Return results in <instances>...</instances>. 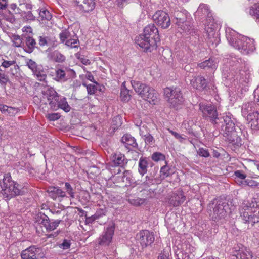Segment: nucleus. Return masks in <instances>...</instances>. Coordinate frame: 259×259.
Wrapping results in <instances>:
<instances>
[{
	"instance_id": "obj_53",
	"label": "nucleus",
	"mask_w": 259,
	"mask_h": 259,
	"mask_svg": "<svg viewBox=\"0 0 259 259\" xmlns=\"http://www.w3.org/2000/svg\"><path fill=\"white\" fill-rule=\"evenodd\" d=\"M26 45L30 49H33L36 45V42L34 39L31 37H28L26 38Z\"/></svg>"
},
{
	"instance_id": "obj_54",
	"label": "nucleus",
	"mask_w": 259,
	"mask_h": 259,
	"mask_svg": "<svg viewBox=\"0 0 259 259\" xmlns=\"http://www.w3.org/2000/svg\"><path fill=\"white\" fill-rule=\"evenodd\" d=\"M164 158V156L160 153L155 152L152 155V159L154 161H158L159 160H163Z\"/></svg>"
},
{
	"instance_id": "obj_22",
	"label": "nucleus",
	"mask_w": 259,
	"mask_h": 259,
	"mask_svg": "<svg viewBox=\"0 0 259 259\" xmlns=\"http://www.w3.org/2000/svg\"><path fill=\"white\" fill-rule=\"evenodd\" d=\"M185 199L184 193L182 191H178L177 193L173 194L169 201L171 205L174 206H177L182 204L185 201Z\"/></svg>"
},
{
	"instance_id": "obj_39",
	"label": "nucleus",
	"mask_w": 259,
	"mask_h": 259,
	"mask_svg": "<svg viewBox=\"0 0 259 259\" xmlns=\"http://www.w3.org/2000/svg\"><path fill=\"white\" fill-rule=\"evenodd\" d=\"M160 173V177L162 179H165L170 176L172 174V172L170 168L168 166L165 165L161 168Z\"/></svg>"
},
{
	"instance_id": "obj_35",
	"label": "nucleus",
	"mask_w": 259,
	"mask_h": 259,
	"mask_svg": "<svg viewBox=\"0 0 259 259\" xmlns=\"http://www.w3.org/2000/svg\"><path fill=\"white\" fill-rule=\"evenodd\" d=\"M254 103L253 102H247L244 103L242 108V113L244 116H247L248 114H251L250 112L252 110L253 105Z\"/></svg>"
},
{
	"instance_id": "obj_50",
	"label": "nucleus",
	"mask_w": 259,
	"mask_h": 259,
	"mask_svg": "<svg viewBox=\"0 0 259 259\" xmlns=\"http://www.w3.org/2000/svg\"><path fill=\"white\" fill-rule=\"evenodd\" d=\"M65 189L71 198H74V193L73 188L69 183L66 182L65 183Z\"/></svg>"
},
{
	"instance_id": "obj_63",
	"label": "nucleus",
	"mask_w": 259,
	"mask_h": 259,
	"mask_svg": "<svg viewBox=\"0 0 259 259\" xmlns=\"http://www.w3.org/2000/svg\"><path fill=\"white\" fill-rule=\"evenodd\" d=\"M99 216L97 214H94L91 217H87L86 216L85 222L86 224L92 223L94 221L98 219Z\"/></svg>"
},
{
	"instance_id": "obj_49",
	"label": "nucleus",
	"mask_w": 259,
	"mask_h": 259,
	"mask_svg": "<svg viewBox=\"0 0 259 259\" xmlns=\"http://www.w3.org/2000/svg\"><path fill=\"white\" fill-rule=\"evenodd\" d=\"M170 249H165L163 251L160 253L158 257V259H169L170 256Z\"/></svg>"
},
{
	"instance_id": "obj_29",
	"label": "nucleus",
	"mask_w": 259,
	"mask_h": 259,
	"mask_svg": "<svg viewBox=\"0 0 259 259\" xmlns=\"http://www.w3.org/2000/svg\"><path fill=\"white\" fill-rule=\"evenodd\" d=\"M198 14L202 13L203 15L206 16L207 17V21H211L213 18H212V14L208 7L205 4L200 5L196 12Z\"/></svg>"
},
{
	"instance_id": "obj_18",
	"label": "nucleus",
	"mask_w": 259,
	"mask_h": 259,
	"mask_svg": "<svg viewBox=\"0 0 259 259\" xmlns=\"http://www.w3.org/2000/svg\"><path fill=\"white\" fill-rule=\"evenodd\" d=\"M143 34L150 38V39H154L156 42L159 39L158 29L154 24H149L146 26Z\"/></svg>"
},
{
	"instance_id": "obj_55",
	"label": "nucleus",
	"mask_w": 259,
	"mask_h": 259,
	"mask_svg": "<svg viewBox=\"0 0 259 259\" xmlns=\"http://www.w3.org/2000/svg\"><path fill=\"white\" fill-rule=\"evenodd\" d=\"M243 184H244L245 186L256 187L258 186V183L257 182L251 179L245 180Z\"/></svg>"
},
{
	"instance_id": "obj_41",
	"label": "nucleus",
	"mask_w": 259,
	"mask_h": 259,
	"mask_svg": "<svg viewBox=\"0 0 259 259\" xmlns=\"http://www.w3.org/2000/svg\"><path fill=\"white\" fill-rule=\"evenodd\" d=\"M26 63L28 67L31 70L33 73L36 72L39 68L36 63L31 59H27Z\"/></svg>"
},
{
	"instance_id": "obj_27",
	"label": "nucleus",
	"mask_w": 259,
	"mask_h": 259,
	"mask_svg": "<svg viewBox=\"0 0 259 259\" xmlns=\"http://www.w3.org/2000/svg\"><path fill=\"white\" fill-rule=\"evenodd\" d=\"M121 141L128 149L131 147H136L138 145L135 138L129 134L124 135L122 137Z\"/></svg>"
},
{
	"instance_id": "obj_31",
	"label": "nucleus",
	"mask_w": 259,
	"mask_h": 259,
	"mask_svg": "<svg viewBox=\"0 0 259 259\" xmlns=\"http://www.w3.org/2000/svg\"><path fill=\"white\" fill-rule=\"evenodd\" d=\"M0 110L3 113L11 116H15L19 111V109L17 108L9 107L5 105H0Z\"/></svg>"
},
{
	"instance_id": "obj_17",
	"label": "nucleus",
	"mask_w": 259,
	"mask_h": 259,
	"mask_svg": "<svg viewBox=\"0 0 259 259\" xmlns=\"http://www.w3.org/2000/svg\"><path fill=\"white\" fill-rule=\"evenodd\" d=\"M2 61L1 66L2 67L5 69L10 68L9 72L11 76H14L18 73L19 67L16 64V61L15 59L8 60L2 58Z\"/></svg>"
},
{
	"instance_id": "obj_51",
	"label": "nucleus",
	"mask_w": 259,
	"mask_h": 259,
	"mask_svg": "<svg viewBox=\"0 0 259 259\" xmlns=\"http://www.w3.org/2000/svg\"><path fill=\"white\" fill-rule=\"evenodd\" d=\"M145 202L144 199L137 198L136 199H132L130 200V202L135 206H140L144 204Z\"/></svg>"
},
{
	"instance_id": "obj_40",
	"label": "nucleus",
	"mask_w": 259,
	"mask_h": 259,
	"mask_svg": "<svg viewBox=\"0 0 259 259\" xmlns=\"http://www.w3.org/2000/svg\"><path fill=\"white\" fill-rule=\"evenodd\" d=\"M52 58L57 62H62L65 60V57L59 52H54L52 54Z\"/></svg>"
},
{
	"instance_id": "obj_56",
	"label": "nucleus",
	"mask_w": 259,
	"mask_h": 259,
	"mask_svg": "<svg viewBox=\"0 0 259 259\" xmlns=\"http://www.w3.org/2000/svg\"><path fill=\"white\" fill-rule=\"evenodd\" d=\"M14 45L16 47L21 46L22 40L20 37L18 35H14L12 37Z\"/></svg>"
},
{
	"instance_id": "obj_23",
	"label": "nucleus",
	"mask_w": 259,
	"mask_h": 259,
	"mask_svg": "<svg viewBox=\"0 0 259 259\" xmlns=\"http://www.w3.org/2000/svg\"><path fill=\"white\" fill-rule=\"evenodd\" d=\"M146 95L143 94V99L147 101L150 104H156L158 101V94L157 92L152 88H150L149 91Z\"/></svg>"
},
{
	"instance_id": "obj_30",
	"label": "nucleus",
	"mask_w": 259,
	"mask_h": 259,
	"mask_svg": "<svg viewBox=\"0 0 259 259\" xmlns=\"http://www.w3.org/2000/svg\"><path fill=\"white\" fill-rule=\"evenodd\" d=\"M24 7L29 8V6L26 4H20L19 6H17L15 4H11L9 6V10L11 13L14 14H20L22 15Z\"/></svg>"
},
{
	"instance_id": "obj_46",
	"label": "nucleus",
	"mask_w": 259,
	"mask_h": 259,
	"mask_svg": "<svg viewBox=\"0 0 259 259\" xmlns=\"http://www.w3.org/2000/svg\"><path fill=\"white\" fill-rule=\"evenodd\" d=\"M3 19L11 23H13L15 20L14 15L10 10H8V13L3 14Z\"/></svg>"
},
{
	"instance_id": "obj_59",
	"label": "nucleus",
	"mask_w": 259,
	"mask_h": 259,
	"mask_svg": "<svg viewBox=\"0 0 259 259\" xmlns=\"http://www.w3.org/2000/svg\"><path fill=\"white\" fill-rule=\"evenodd\" d=\"M59 246L63 249H67L70 247V241L65 239L63 241V243L59 245Z\"/></svg>"
},
{
	"instance_id": "obj_1",
	"label": "nucleus",
	"mask_w": 259,
	"mask_h": 259,
	"mask_svg": "<svg viewBox=\"0 0 259 259\" xmlns=\"http://www.w3.org/2000/svg\"><path fill=\"white\" fill-rule=\"evenodd\" d=\"M243 205L244 207L240 210V213L244 223L253 226L259 222V194L244 202Z\"/></svg>"
},
{
	"instance_id": "obj_7",
	"label": "nucleus",
	"mask_w": 259,
	"mask_h": 259,
	"mask_svg": "<svg viewBox=\"0 0 259 259\" xmlns=\"http://www.w3.org/2000/svg\"><path fill=\"white\" fill-rule=\"evenodd\" d=\"M155 24L162 29L168 28L171 24L168 14L165 11L159 10L156 11L152 16Z\"/></svg>"
},
{
	"instance_id": "obj_61",
	"label": "nucleus",
	"mask_w": 259,
	"mask_h": 259,
	"mask_svg": "<svg viewBox=\"0 0 259 259\" xmlns=\"http://www.w3.org/2000/svg\"><path fill=\"white\" fill-rule=\"evenodd\" d=\"M87 89L88 91V93L90 95L94 94L96 90V87L95 85L93 84H89L86 86Z\"/></svg>"
},
{
	"instance_id": "obj_34",
	"label": "nucleus",
	"mask_w": 259,
	"mask_h": 259,
	"mask_svg": "<svg viewBox=\"0 0 259 259\" xmlns=\"http://www.w3.org/2000/svg\"><path fill=\"white\" fill-rule=\"evenodd\" d=\"M207 25L205 26V31L208 34V37L210 38L214 37L215 34L214 27L215 24L214 23V19H212L211 21H207Z\"/></svg>"
},
{
	"instance_id": "obj_15",
	"label": "nucleus",
	"mask_w": 259,
	"mask_h": 259,
	"mask_svg": "<svg viewBox=\"0 0 259 259\" xmlns=\"http://www.w3.org/2000/svg\"><path fill=\"white\" fill-rule=\"evenodd\" d=\"M75 3L79 10L84 13L92 11L96 5L95 0H75Z\"/></svg>"
},
{
	"instance_id": "obj_37",
	"label": "nucleus",
	"mask_w": 259,
	"mask_h": 259,
	"mask_svg": "<svg viewBox=\"0 0 259 259\" xmlns=\"http://www.w3.org/2000/svg\"><path fill=\"white\" fill-rule=\"evenodd\" d=\"M39 45L40 46H51L54 45V41L49 37L45 35L40 36L38 38Z\"/></svg>"
},
{
	"instance_id": "obj_21",
	"label": "nucleus",
	"mask_w": 259,
	"mask_h": 259,
	"mask_svg": "<svg viewBox=\"0 0 259 259\" xmlns=\"http://www.w3.org/2000/svg\"><path fill=\"white\" fill-rule=\"evenodd\" d=\"M190 84L194 88L198 90H202L206 88L207 83L205 78L201 76L194 77L190 79Z\"/></svg>"
},
{
	"instance_id": "obj_9",
	"label": "nucleus",
	"mask_w": 259,
	"mask_h": 259,
	"mask_svg": "<svg viewBox=\"0 0 259 259\" xmlns=\"http://www.w3.org/2000/svg\"><path fill=\"white\" fill-rule=\"evenodd\" d=\"M114 230V224L113 223H110L104 229L102 234L98 238L99 244L102 246H108L112 242Z\"/></svg>"
},
{
	"instance_id": "obj_64",
	"label": "nucleus",
	"mask_w": 259,
	"mask_h": 259,
	"mask_svg": "<svg viewBox=\"0 0 259 259\" xmlns=\"http://www.w3.org/2000/svg\"><path fill=\"white\" fill-rule=\"evenodd\" d=\"M168 131L176 139L179 140L180 142H182L184 138L182 137L181 135L178 134L177 132H175L170 129H168Z\"/></svg>"
},
{
	"instance_id": "obj_3",
	"label": "nucleus",
	"mask_w": 259,
	"mask_h": 259,
	"mask_svg": "<svg viewBox=\"0 0 259 259\" xmlns=\"http://www.w3.org/2000/svg\"><path fill=\"white\" fill-rule=\"evenodd\" d=\"M1 193L4 198L8 199L18 195H22L25 192V188L22 185L11 180L10 174L4 176L3 179L0 180Z\"/></svg>"
},
{
	"instance_id": "obj_8",
	"label": "nucleus",
	"mask_w": 259,
	"mask_h": 259,
	"mask_svg": "<svg viewBox=\"0 0 259 259\" xmlns=\"http://www.w3.org/2000/svg\"><path fill=\"white\" fill-rule=\"evenodd\" d=\"M75 77L76 73L73 69L64 67L56 69L54 79L58 82H65L70 78Z\"/></svg>"
},
{
	"instance_id": "obj_25",
	"label": "nucleus",
	"mask_w": 259,
	"mask_h": 259,
	"mask_svg": "<svg viewBox=\"0 0 259 259\" xmlns=\"http://www.w3.org/2000/svg\"><path fill=\"white\" fill-rule=\"evenodd\" d=\"M112 161L115 166L123 167L127 161L123 154L119 153H115L113 155Z\"/></svg>"
},
{
	"instance_id": "obj_48",
	"label": "nucleus",
	"mask_w": 259,
	"mask_h": 259,
	"mask_svg": "<svg viewBox=\"0 0 259 259\" xmlns=\"http://www.w3.org/2000/svg\"><path fill=\"white\" fill-rule=\"evenodd\" d=\"M121 97L122 100L124 101H128L130 99L129 91L125 88L122 89L121 91Z\"/></svg>"
},
{
	"instance_id": "obj_12",
	"label": "nucleus",
	"mask_w": 259,
	"mask_h": 259,
	"mask_svg": "<svg viewBox=\"0 0 259 259\" xmlns=\"http://www.w3.org/2000/svg\"><path fill=\"white\" fill-rule=\"evenodd\" d=\"M37 222L41 227H44L46 229L47 232L55 230L60 223V220H55L51 222L49 217L44 214L37 217Z\"/></svg>"
},
{
	"instance_id": "obj_45",
	"label": "nucleus",
	"mask_w": 259,
	"mask_h": 259,
	"mask_svg": "<svg viewBox=\"0 0 259 259\" xmlns=\"http://www.w3.org/2000/svg\"><path fill=\"white\" fill-rule=\"evenodd\" d=\"M249 13L259 20V4L252 6L250 9Z\"/></svg>"
},
{
	"instance_id": "obj_20",
	"label": "nucleus",
	"mask_w": 259,
	"mask_h": 259,
	"mask_svg": "<svg viewBox=\"0 0 259 259\" xmlns=\"http://www.w3.org/2000/svg\"><path fill=\"white\" fill-rule=\"evenodd\" d=\"M49 196L54 200H57V198L60 201L61 199L66 196L64 191H63L59 187H50L47 190Z\"/></svg>"
},
{
	"instance_id": "obj_47",
	"label": "nucleus",
	"mask_w": 259,
	"mask_h": 259,
	"mask_svg": "<svg viewBox=\"0 0 259 259\" xmlns=\"http://www.w3.org/2000/svg\"><path fill=\"white\" fill-rule=\"evenodd\" d=\"M21 16H22L23 19L26 21H33L35 18V17L30 11L27 12H23Z\"/></svg>"
},
{
	"instance_id": "obj_62",
	"label": "nucleus",
	"mask_w": 259,
	"mask_h": 259,
	"mask_svg": "<svg viewBox=\"0 0 259 259\" xmlns=\"http://www.w3.org/2000/svg\"><path fill=\"white\" fill-rule=\"evenodd\" d=\"M234 175L236 177V179H240V180H244L246 177L245 174L242 172V171L240 170H237L235 172Z\"/></svg>"
},
{
	"instance_id": "obj_14",
	"label": "nucleus",
	"mask_w": 259,
	"mask_h": 259,
	"mask_svg": "<svg viewBox=\"0 0 259 259\" xmlns=\"http://www.w3.org/2000/svg\"><path fill=\"white\" fill-rule=\"evenodd\" d=\"M195 248L190 244L184 243L181 249L178 248L176 251L177 259H189L190 253H192Z\"/></svg>"
},
{
	"instance_id": "obj_43",
	"label": "nucleus",
	"mask_w": 259,
	"mask_h": 259,
	"mask_svg": "<svg viewBox=\"0 0 259 259\" xmlns=\"http://www.w3.org/2000/svg\"><path fill=\"white\" fill-rule=\"evenodd\" d=\"M59 37L61 41L63 42L71 38L70 33L68 30H64L60 33Z\"/></svg>"
},
{
	"instance_id": "obj_58",
	"label": "nucleus",
	"mask_w": 259,
	"mask_h": 259,
	"mask_svg": "<svg viewBox=\"0 0 259 259\" xmlns=\"http://www.w3.org/2000/svg\"><path fill=\"white\" fill-rule=\"evenodd\" d=\"M8 80V76L4 73L2 72V70L0 69V83L6 84Z\"/></svg>"
},
{
	"instance_id": "obj_13",
	"label": "nucleus",
	"mask_w": 259,
	"mask_h": 259,
	"mask_svg": "<svg viewBox=\"0 0 259 259\" xmlns=\"http://www.w3.org/2000/svg\"><path fill=\"white\" fill-rule=\"evenodd\" d=\"M199 107L204 117L209 118L212 120L217 118L218 113L215 107L213 105L202 103L200 104Z\"/></svg>"
},
{
	"instance_id": "obj_33",
	"label": "nucleus",
	"mask_w": 259,
	"mask_h": 259,
	"mask_svg": "<svg viewBox=\"0 0 259 259\" xmlns=\"http://www.w3.org/2000/svg\"><path fill=\"white\" fill-rule=\"evenodd\" d=\"M39 20L41 21L42 23L50 20L52 18L51 13L45 8H41L39 10Z\"/></svg>"
},
{
	"instance_id": "obj_16",
	"label": "nucleus",
	"mask_w": 259,
	"mask_h": 259,
	"mask_svg": "<svg viewBox=\"0 0 259 259\" xmlns=\"http://www.w3.org/2000/svg\"><path fill=\"white\" fill-rule=\"evenodd\" d=\"M40 250L35 246H31L23 250L21 256L22 259H39Z\"/></svg>"
},
{
	"instance_id": "obj_26",
	"label": "nucleus",
	"mask_w": 259,
	"mask_h": 259,
	"mask_svg": "<svg viewBox=\"0 0 259 259\" xmlns=\"http://www.w3.org/2000/svg\"><path fill=\"white\" fill-rule=\"evenodd\" d=\"M218 63V61L217 59L211 58L208 60H207L201 63L198 64L199 67L202 69H215L217 67V64Z\"/></svg>"
},
{
	"instance_id": "obj_4",
	"label": "nucleus",
	"mask_w": 259,
	"mask_h": 259,
	"mask_svg": "<svg viewBox=\"0 0 259 259\" xmlns=\"http://www.w3.org/2000/svg\"><path fill=\"white\" fill-rule=\"evenodd\" d=\"M165 98L171 107L177 109L183 102L182 93L179 88H166L164 90Z\"/></svg>"
},
{
	"instance_id": "obj_11",
	"label": "nucleus",
	"mask_w": 259,
	"mask_h": 259,
	"mask_svg": "<svg viewBox=\"0 0 259 259\" xmlns=\"http://www.w3.org/2000/svg\"><path fill=\"white\" fill-rule=\"evenodd\" d=\"M136 238L142 247L150 245L154 241L153 234L148 230H142L139 232Z\"/></svg>"
},
{
	"instance_id": "obj_32",
	"label": "nucleus",
	"mask_w": 259,
	"mask_h": 259,
	"mask_svg": "<svg viewBox=\"0 0 259 259\" xmlns=\"http://www.w3.org/2000/svg\"><path fill=\"white\" fill-rule=\"evenodd\" d=\"M223 118L225 124V130L227 134H229L235 129V124L230 116L226 115L224 116Z\"/></svg>"
},
{
	"instance_id": "obj_57",
	"label": "nucleus",
	"mask_w": 259,
	"mask_h": 259,
	"mask_svg": "<svg viewBox=\"0 0 259 259\" xmlns=\"http://www.w3.org/2000/svg\"><path fill=\"white\" fill-rule=\"evenodd\" d=\"M198 154L202 157H208L209 156V153L207 149L203 148H199L198 152Z\"/></svg>"
},
{
	"instance_id": "obj_44",
	"label": "nucleus",
	"mask_w": 259,
	"mask_h": 259,
	"mask_svg": "<svg viewBox=\"0 0 259 259\" xmlns=\"http://www.w3.org/2000/svg\"><path fill=\"white\" fill-rule=\"evenodd\" d=\"M79 42L76 38H71L66 41L65 45L71 48H77L78 46Z\"/></svg>"
},
{
	"instance_id": "obj_19",
	"label": "nucleus",
	"mask_w": 259,
	"mask_h": 259,
	"mask_svg": "<svg viewBox=\"0 0 259 259\" xmlns=\"http://www.w3.org/2000/svg\"><path fill=\"white\" fill-rule=\"evenodd\" d=\"M131 84L136 92L142 98L143 94L146 95V94L148 93L150 88V87L147 85L146 84L142 83L138 81L133 80L131 81Z\"/></svg>"
},
{
	"instance_id": "obj_36",
	"label": "nucleus",
	"mask_w": 259,
	"mask_h": 259,
	"mask_svg": "<svg viewBox=\"0 0 259 259\" xmlns=\"http://www.w3.org/2000/svg\"><path fill=\"white\" fill-rule=\"evenodd\" d=\"M147 161L144 158H140L139 161V172L143 176L147 171Z\"/></svg>"
},
{
	"instance_id": "obj_52",
	"label": "nucleus",
	"mask_w": 259,
	"mask_h": 259,
	"mask_svg": "<svg viewBox=\"0 0 259 259\" xmlns=\"http://www.w3.org/2000/svg\"><path fill=\"white\" fill-rule=\"evenodd\" d=\"M46 117L50 121H55L58 120L60 117V116L57 113H53L47 114Z\"/></svg>"
},
{
	"instance_id": "obj_5",
	"label": "nucleus",
	"mask_w": 259,
	"mask_h": 259,
	"mask_svg": "<svg viewBox=\"0 0 259 259\" xmlns=\"http://www.w3.org/2000/svg\"><path fill=\"white\" fill-rule=\"evenodd\" d=\"M41 94V101L45 103L48 102L50 108L53 110L56 111L57 106L55 105V103L57 101L59 96L55 90L49 87H44L42 89Z\"/></svg>"
},
{
	"instance_id": "obj_38",
	"label": "nucleus",
	"mask_w": 259,
	"mask_h": 259,
	"mask_svg": "<svg viewBox=\"0 0 259 259\" xmlns=\"http://www.w3.org/2000/svg\"><path fill=\"white\" fill-rule=\"evenodd\" d=\"M177 22L176 23L183 30L185 31H188L190 30L189 26L188 25V22H186L184 20V19L181 18H176Z\"/></svg>"
},
{
	"instance_id": "obj_2",
	"label": "nucleus",
	"mask_w": 259,
	"mask_h": 259,
	"mask_svg": "<svg viewBox=\"0 0 259 259\" xmlns=\"http://www.w3.org/2000/svg\"><path fill=\"white\" fill-rule=\"evenodd\" d=\"M227 38L231 46L242 54H248L255 49L254 39L240 35L234 31L227 34Z\"/></svg>"
},
{
	"instance_id": "obj_60",
	"label": "nucleus",
	"mask_w": 259,
	"mask_h": 259,
	"mask_svg": "<svg viewBox=\"0 0 259 259\" xmlns=\"http://www.w3.org/2000/svg\"><path fill=\"white\" fill-rule=\"evenodd\" d=\"M132 180V175L131 172L129 171H125L123 173V181L125 182V181L127 182H130Z\"/></svg>"
},
{
	"instance_id": "obj_24",
	"label": "nucleus",
	"mask_w": 259,
	"mask_h": 259,
	"mask_svg": "<svg viewBox=\"0 0 259 259\" xmlns=\"http://www.w3.org/2000/svg\"><path fill=\"white\" fill-rule=\"evenodd\" d=\"M247 120L249 121L252 129L255 130L259 129V112L248 114Z\"/></svg>"
},
{
	"instance_id": "obj_10",
	"label": "nucleus",
	"mask_w": 259,
	"mask_h": 259,
	"mask_svg": "<svg viewBox=\"0 0 259 259\" xmlns=\"http://www.w3.org/2000/svg\"><path fill=\"white\" fill-rule=\"evenodd\" d=\"M135 41L140 47L146 51H151L156 48L157 43L154 39H150L143 34L136 37Z\"/></svg>"
},
{
	"instance_id": "obj_42",
	"label": "nucleus",
	"mask_w": 259,
	"mask_h": 259,
	"mask_svg": "<svg viewBox=\"0 0 259 259\" xmlns=\"http://www.w3.org/2000/svg\"><path fill=\"white\" fill-rule=\"evenodd\" d=\"M33 74L37 77L38 80L40 81H45L47 78L45 71L41 70L40 68L36 72H34Z\"/></svg>"
},
{
	"instance_id": "obj_28",
	"label": "nucleus",
	"mask_w": 259,
	"mask_h": 259,
	"mask_svg": "<svg viewBox=\"0 0 259 259\" xmlns=\"http://www.w3.org/2000/svg\"><path fill=\"white\" fill-rule=\"evenodd\" d=\"M55 105L57 106L56 110L58 108H61V109H62L64 111H65L66 112H68L71 109V107L68 105V104L66 101V99L65 97L60 98L59 96L57 101L56 102V103H55Z\"/></svg>"
},
{
	"instance_id": "obj_6",
	"label": "nucleus",
	"mask_w": 259,
	"mask_h": 259,
	"mask_svg": "<svg viewBox=\"0 0 259 259\" xmlns=\"http://www.w3.org/2000/svg\"><path fill=\"white\" fill-rule=\"evenodd\" d=\"M209 207L213 208L212 218L215 220L224 218L228 209V205L225 202L217 199L214 200L212 203L209 204Z\"/></svg>"
}]
</instances>
